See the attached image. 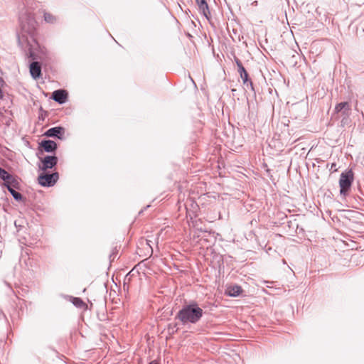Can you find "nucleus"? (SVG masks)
<instances>
[{"label":"nucleus","mask_w":364,"mask_h":364,"mask_svg":"<svg viewBox=\"0 0 364 364\" xmlns=\"http://www.w3.org/2000/svg\"><path fill=\"white\" fill-rule=\"evenodd\" d=\"M40 146L46 152H53L58 148L57 144L54 141L50 139L41 141Z\"/></svg>","instance_id":"nucleus-8"},{"label":"nucleus","mask_w":364,"mask_h":364,"mask_svg":"<svg viewBox=\"0 0 364 364\" xmlns=\"http://www.w3.org/2000/svg\"><path fill=\"white\" fill-rule=\"evenodd\" d=\"M43 16L45 21L48 23H55L57 21V18L48 12H45Z\"/></svg>","instance_id":"nucleus-17"},{"label":"nucleus","mask_w":364,"mask_h":364,"mask_svg":"<svg viewBox=\"0 0 364 364\" xmlns=\"http://www.w3.org/2000/svg\"><path fill=\"white\" fill-rule=\"evenodd\" d=\"M65 134V128L63 127H55L50 128L45 133L44 136L47 137H55L58 139H63Z\"/></svg>","instance_id":"nucleus-5"},{"label":"nucleus","mask_w":364,"mask_h":364,"mask_svg":"<svg viewBox=\"0 0 364 364\" xmlns=\"http://www.w3.org/2000/svg\"><path fill=\"white\" fill-rule=\"evenodd\" d=\"M20 23L23 31L26 33H31L34 29V21L30 18L27 25L23 23V18L21 17L20 18Z\"/></svg>","instance_id":"nucleus-13"},{"label":"nucleus","mask_w":364,"mask_h":364,"mask_svg":"<svg viewBox=\"0 0 364 364\" xmlns=\"http://www.w3.org/2000/svg\"><path fill=\"white\" fill-rule=\"evenodd\" d=\"M335 166H336V164H332V168H335Z\"/></svg>","instance_id":"nucleus-22"},{"label":"nucleus","mask_w":364,"mask_h":364,"mask_svg":"<svg viewBox=\"0 0 364 364\" xmlns=\"http://www.w3.org/2000/svg\"><path fill=\"white\" fill-rule=\"evenodd\" d=\"M58 161V157L55 156H46L41 159L42 164L39 166V168L43 171L53 168L57 165Z\"/></svg>","instance_id":"nucleus-4"},{"label":"nucleus","mask_w":364,"mask_h":364,"mask_svg":"<svg viewBox=\"0 0 364 364\" xmlns=\"http://www.w3.org/2000/svg\"><path fill=\"white\" fill-rule=\"evenodd\" d=\"M149 364H158V363L155 360H153V361L150 362Z\"/></svg>","instance_id":"nucleus-21"},{"label":"nucleus","mask_w":364,"mask_h":364,"mask_svg":"<svg viewBox=\"0 0 364 364\" xmlns=\"http://www.w3.org/2000/svg\"><path fill=\"white\" fill-rule=\"evenodd\" d=\"M242 292V288L238 285L230 286L227 288L226 294L230 296L235 297L239 296Z\"/></svg>","instance_id":"nucleus-9"},{"label":"nucleus","mask_w":364,"mask_h":364,"mask_svg":"<svg viewBox=\"0 0 364 364\" xmlns=\"http://www.w3.org/2000/svg\"><path fill=\"white\" fill-rule=\"evenodd\" d=\"M68 97V93L65 90L60 89L55 90L52 93V99L60 105L66 102Z\"/></svg>","instance_id":"nucleus-6"},{"label":"nucleus","mask_w":364,"mask_h":364,"mask_svg":"<svg viewBox=\"0 0 364 364\" xmlns=\"http://www.w3.org/2000/svg\"><path fill=\"white\" fill-rule=\"evenodd\" d=\"M354 176L351 170L342 172L339 178L340 194L345 197L353 182Z\"/></svg>","instance_id":"nucleus-2"},{"label":"nucleus","mask_w":364,"mask_h":364,"mask_svg":"<svg viewBox=\"0 0 364 364\" xmlns=\"http://www.w3.org/2000/svg\"><path fill=\"white\" fill-rule=\"evenodd\" d=\"M4 186L7 188L8 191L10 192V193L12 195L13 198L17 200V201H21L23 198L22 197V195L15 191L11 186V183H4Z\"/></svg>","instance_id":"nucleus-15"},{"label":"nucleus","mask_w":364,"mask_h":364,"mask_svg":"<svg viewBox=\"0 0 364 364\" xmlns=\"http://www.w3.org/2000/svg\"><path fill=\"white\" fill-rule=\"evenodd\" d=\"M199 9L203 12L206 18L208 19V14H210L208 5L205 0H196Z\"/></svg>","instance_id":"nucleus-11"},{"label":"nucleus","mask_w":364,"mask_h":364,"mask_svg":"<svg viewBox=\"0 0 364 364\" xmlns=\"http://www.w3.org/2000/svg\"><path fill=\"white\" fill-rule=\"evenodd\" d=\"M30 73L33 79H38L41 75V64L37 61L31 63L30 65Z\"/></svg>","instance_id":"nucleus-7"},{"label":"nucleus","mask_w":364,"mask_h":364,"mask_svg":"<svg viewBox=\"0 0 364 364\" xmlns=\"http://www.w3.org/2000/svg\"><path fill=\"white\" fill-rule=\"evenodd\" d=\"M235 63L237 66V70L240 69V68L243 67L242 63H241V61L239 59L235 58Z\"/></svg>","instance_id":"nucleus-18"},{"label":"nucleus","mask_w":364,"mask_h":364,"mask_svg":"<svg viewBox=\"0 0 364 364\" xmlns=\"http://www.w3.org/2000/svg\"><path fill=\"white\" fill-rule=\"evenodd\" d=\"M2 98H3V94H2L1 89L0 88V99H2Z\"/></svg>","instance_id":"nucleus-20"},{"label":"nucleus","mask_w":364,"mask_h":364,"mask_svg":"<svg viewBox=\"0 0 364 364\" xmlns=\"http://www.w3.org/2000/svg\"><path fill=\"white\" fill-rule=\"evenodd\" d=\"M335 166H336V164H332V168H335Z\"/></svg>","instance_id":"nucleus-23"},{"label":"nucleus","mask_w":364,"mask_h":364,"mask_svg":"<svg viewBox=\"0 0 364 364\" xmlns=\"http://www.w3.org/2000/svg\"><path fill=\"white\" fill-rule=\"evenodd\" d=\"M235 63L237 66V70L240 69V68L243 67L242 63H241V61L239 59L235 58Z\"/></svg>","instance_id":"nucleus-19"},{"label":"nucleus","mask_w":364,"mask_h":364,"mask_svg":"<svg viewBox=\"0 0 364 364\" xmlns=\"http://www.w3.org/2000/svg\"><path fill=\"white\" fill-rule=\"evenodd\" d=\"M203 314V309L196 303L193 302L183 306L175 318L178 319L182 324L196 323L201 318Z\"/></svg>","instance_id":"nucleus-1"},{"label":"nucleus","mask_w":364,"mask_h":364,"mask_svg":"<svg viewBox=\"0 0 364 364\" xmlns=\"http://www.w3.org/2000/svg\"><path fill=\"white\" fill-rule=\"evenodd\" d=\"M237 71L240 75V77L242 78L243 83L246 84L247 86H248L250 85L251 88L253 89L252 82L251 81H250V82L248 81V73H247L244 66L242 68H240V69H238Z\"/></svg>","instance_id":"nucleus-12"},{"label":"nucleus","mask_w":364,"mask_h":364,"mask_svg":"<svg viewBox=\"0 0 364 364\" xmlns=\"http://www.w3.org/2000/svg\"><path fill=\"white\" fill-rule=\"evenodd\" d=\"M350 109V108L349 104L346 102L338 103L335 107L336 112H342L343 114L346 116L348 115Z\"/></svg>","instance_id":"nucleus-10"},{"label":"nucleus","mask_w":364,"mask_h":364,"mask_svg":"<svg viewBox=\"0 0 364 364\" xmlns=\"http://www.w3.org/2000/svg\"><path fill=\"white\" fill-rule=\"evenodd\" d=\"M0 178L5 181L4 183H11L10 180H12V183L14 182L12 176L6 170L0 167Z\"/></svg>","instance_id":"nucleus-14"},{"label":"nucleus","mask_w":364,"mask_h":364,"mask_svg":"<svg viewBox=\"0 0 364 364\" xmlns=\"http://www.w3.org/2000/svg\"><path fill=\"white\" fill-rule=\"evenodd\" d=\"M59 178L58 172L53 173H41L38 177V183L43 187L53 186Z\"/></svg>","instance_id":"nucleus-3"},{"label":"nucleus","mask_w":364,"mask_h":364,"mask_svg":"<svg viewBox=\"0 0 364 364\" xmlns=\"http://www.w3.org/2000/svg\"><path fill=\"white\" fill-rule=\"evenodd\" d=\"M70 301L73 304L74 306H75L77 308H82L86 304L84 303V301L78 297H73L70 296Z\"/></svg>","instance_id":"nucleus-16"}]
</instances>
